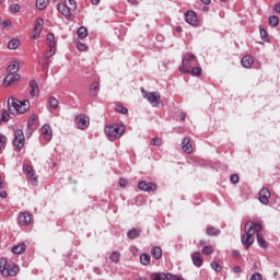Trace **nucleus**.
<instances>
[{
  "instance_id": "603ef678",
  "label": "nucleus",
  "mask_w": 280,
  "mask_h": 280,
  "mask_svg": "<svg viewBox=\"0 0 280 280\" xmlns=\"http://www.w3.org/2000/svg\"><path fill=\"white\" fill-rule=\"evenodd\" d=\"M77 47L79 51H86V44L79 43Z\"/></svg>"
},
{
  "instance_id": "a878e982",
  "label": "nucleus",
  "mask_w": 280,
  "mask_h": 280,
  "mask_svg": "<svg viewBox=\"0 0 280 280\" xmlns=\"http://www.w3.org/2000/svg\"><path fill=\"white\" fill-rule=\"evenodd\" d=\"M90 93L92 97H97V93H100V82L92 83Z\"/></svg>"
},
{
  "instance_id": "58836bf2",
  "label": "nucleus",
  "mask_w": 280,
  "mask_h": 280,
  "mask_svg": "<svg viewBox=\"0 0 280 280\" xmlns=\"http://www.w3.org/2000/svg\"><path fill=\"white\" fill-rule=\"evenodd\" d=\"M120 257H121V254H119V252H113L109 256V259L112 261H114V264H117V261H119Z\"/></svg>"
},
{
  "instance_id": "37998d69",
  "label": "nucleus",
  "mask_w": 280,
  "mask_h": 280,
  "mask_svg": "<svg viewBox=\"0 0 280 280\" xmlns=\"http://www.w3.org/2000/svg\"><path fill=\"white\" fill-rule=\"evenodd\" d=\"M211 253H213V246L208 245V246H205V247L202 248V254H203V255H211Z\"/></svg>"
},
{
  "instance_id": "412c9836",
  "label": "nucleus",
  "mask_w": 280,
  "mask_h": 280,
  "mask_svg": "<svg viewBox=\"0 0 280 280\" xmlns=\"http://www.w3.org/2000/svg\"><path fill=\"white\" fill-rule=\"evenodd\" d=\"M43 25H45V21L38 20L33 31V38H38V36H40V32H43Z\"/></svg>"
},
{
  "instance_id": "2f4dec72",
  "label": "nucleus",
  "mask_w": 280,
  "mask_h": 280,
  "mask_svg": "<svg viewBox=\"0 0 280 280\" xmlns=\"http://www.w3.org/2000/svg\"><path fill=\"white\" fill-rule=\"evenodd\" d=\"M49 5V0H36V8L39 10H45Z\"/></svg>"
},
{
  "instance_id": "ddd939ff",
  "label": "nucleus",
  "mask_w": 280,
  "mask_h": 280,
  "mask_svg": "<svg viewBox=\"0 0 280 280\" xmlns=\"http://www.w3.org/2000/svg\"><path fill=\"white\" fill-rule=\"evenodd\" d=\"M259 201L261 202V205H268L269 200H270V190L268 188H262L259 192Z\"/></svg>"
},
{
  "instance_id": "f704fd0d",
  "label": "nucleus",
  "mask_w": 280,
  "mask_h": 280,
  "mask_svg": "<svg viewBox=\"0 0 280 280\" xmlns=\"http://www.w3.org/2000/svg\"><path fill=\"white\" fill-rule=\"evenodd\" d=\"M63 4L68 5L69 10H71L72 12L75 11L78 8L75 0H65Z\"/></svg>"
},
{
  "instance_id": "c03bdc74",
  "label": "nucleus",
  "mask_w": 280,
  "mask_h": 280,
  "mask_svg": "<svg viewBox=\"0 0 280 280\" xmlns=\"http://www.w3.org/2000/svg\"><path fill=\"white\" fill-rule=\"evenodd\" d=\"M230 180H231V183H233V185H237V183H240V175L238 174H232L230 176Z\"/></svg>"
},
{
  "instance_id": "e2e57ef3",
  "label": "nucleus",
  "mask_w": 280,
  "mask_h": 280,
  "mask_svg": "<svg viewBox=\"0 0 280 280\" xmlns=\"http://www.w3.org/2000/svg\"><path fill=\"white\" fill-rule=\"evenodd\" d=\"M179 117H180V120H182V121H185V117H186L185 113H180V114H179Z\"/></svg>"
},
{
  "instance_id": "4be33fe9",
  "label": "nucleus",
  "mask_w": 280,
  "mask_h": 280,
  "mask_svg": "<svg viewBox=\"0 0 280 280\" xmlns=\"http://www.w3.org/2000/svg\"><path fill=\"white\" fill-rule=\"evenodd\" d=\"M253 57H250L249 55H246L242 58L241 60V65L245 68V69H250V67H253Z\"/></svg>"
},
{
  "instance_id": "dca6fc26",
  "label": "nucleus",
  "mask_w": 280,
  "mask_h": 280,
  "mask_svg": "<svg viewBox=\"0 0 280 280\" xmlns=\"http://www.w3.org/2000/svg\"><path fill=\"white\" fill-rule=\"evenodd\" d=\"M21 80V74H12V73H9L4 81H3V84L4 86H10L11 84H14V82Z\"/></svg>"
},
{
  "instance_id": "423d86ee",
  "label": "nucleus",
  "mask_w": 280,
  "mask_h": 280,
  "mask_svg": "<svg viewBox=\"0 0 280 280\" xmlns=\"http://www.w3.org/2000/svg\"><path fill=\"white\" fill-rule=\"evenodd\" d=\"M142 97L144 100H148L149 104H152L153 106H156L158 102L161 100V93L159 92H148L145 89L141 88Z\"/></svg>"
},
{
  "instance_id": "5701e85b",
  "label": "nucleus",
  "mask_w": 280,
  "mask_h": 280,
  "mask_svg": "<svg viewBox=\"0 0 280 280\" xmlns=\"http://www.w3.org/2000/svg\"><path fill=\"white\" fill-rule=\"evenodd\" d=\"M30 86H31L30 95H32V97H36V95H38V83L35 80H32L30 82Z\"/></svg>"
},
{
  "instance_id": "f03ea898",
  "label": "nucleus",
  "mask_w": 280,
  "mask_h": 280,
  "mask_svg": "<svg viewBox=\"0 0 280 280\" xmlns=\"http://www.w3.org/2000/svg\"><path fill=\"white\" fill-rule=\"evenodd\" d=\"M8 108L11 115H24L30 110V101H19L10 97L8 100Z\"/></svg>"
},
{
  "instance_id": "bf43d9fd",
  "label": "nucleus",
  "mask_w": 280,
  "mask_h": 280,
  "mask_svg": "<svg viewBox=\"0 0 280 280\" xmlns=\"http://www.w3.org/2000/svg\"><path fill=\"white\" fill-rule=\"evenodd\" d=\"M233 272H235V275L242 272V267H240V266L234 267Z\"/></svg>"
},
{
  "instance_id": "39448f33",
  "label": "nucleus",
  "mask_w": 280,
  "mask_h": 280,
  "mask_svg": "<svg viewBox=\"0 0 280 280\" xmlns=\"http://www.w3.org/2000/svg\"><path fill=\"white\" fill-rule=\"evenodd\" d=\"M8 260L5 258L0 259V272L3 277H16L19 275V267L13 266L8 268Z\"/></svg>"
},
{
  "instance_id": "338daca9",
  "label": "nucleus",
  "mask_w": 280,
  "mask_h": 280,
  "mask_svg": "<svg viewBox=\"0 0 280 280\" xmlns=\"http://www.w3.org/2000/svg\"><path fill=\"white\" fill-rule=\"evenodd\" d=\"M176 32H178V33L180 34V32H183V27L177 26V27H176Z\"/></svg>"
},
{
  "instance_id": "79ce46f5",
  "label": "nucleus",
  "mask_w": 280,
  "mask_h": 280,
  "mask_svg": "<svg viewBox=\"0 0 280 280\" xmlns=\"http://www.w3.org/2000/svg\"><path fill=\"white\" fill-rule=\"evenodd\" d=\"M210 266L212 270H214L215 272H222V267L217 261H212Z\"/></svg>"
},
{
  "instance_id": "c9c22d12",
  "label": "nucleus",
  "mask_w": 280,
  "mask_h": 280,
  "mask_svg": "<svg viewBox=\"0 0 280 280\" xmlns=\"http://www.w3.org/2000/svg\"><path fill=\"white\" fill-rule=\"evenodd\" d=\"M8 73L16 74V71H19V65L16 62L11 63L7 68Z\"/></svg>"
},
{
  "instance_id": "5fc2aeb1",
  "label": "nucleus",
  "mask_w": 280,
  "mask_h": 280,
  "mask_svg": "<svg viewBox=\"0 0 280 280\" xmlns=\"http://www.w3.org/2000/svg\"><path fill=\"white\" fill-rule=\"evenodd\" d=\"M119 185H120V187H126V185H128V180H126L124 178H120L119 179Z\"/></svg>"
},
{
  "instance_id": "4c0bfd02",
  "label": "nucleus",
  "mask_w": 280,
  "mask_h": 280,
  "mask_svg": "<svg viewBox=\"0 0 280 280\" xmlns=\"http://www.w3.org/2000/svg\"><path fill=\"white\" fill-rule=\"evenodd\" d=\"M188 73H190V75H196V77L202 75V68L195 66V67L190 70V72H188Z\"/></svg>"
},
{
  "instance_id": "f8f14e48",
  "label": "nucleus",
  "mask_w": 280,
  "mask_h": 280,
  "mask_svg": "<svg viewBox=\"0 0 280 280\" xmlns=\"http://www.w3.org/2000/svg\"><path fill=\"white\" fill-rule=\"evenodd\" d=\"M23 170L27 178L33 180V185H36V183H38V177H36V172L34 171V168H32V166L30 165H24Z\"/></svg>"
},
{
  "instance_id": "f257e3e1",
  "label": "nucleus",
  "mask_w": 280,
  "mask_h": 280,
  "mask_svg": "<svg viewBox=\"0 0 280 280\" xmlns=\"http://www.w3.org/2000/svg\"><path fill=\"white\" fill-rule=\"evenodd\" d=\"M264 231V228L261 224L253 222V221H247L245 223V235L241 237V242L243 246L246 248H250L255 242V233H261Z\"/></svg>"
},
{
  "instance_id": "09e8293b",
  "label": "nucleus",
  "mask_w": 280,
  "mask_h": 280,
  "mask_svg": "<svg viewBox=\"0 0 280 280\" xmlns=\"http://www.w3.org/2000/svg\"><path fill=\"white\" fill-rule=\"evenodd\" d=\"M165 280H179L180 278H178L177 276H174L172 273H165Z\"/></svg>"
},
{
  "instance_id": "49530a36",
  "label": "nucleus",
  "mask_w": 280,
  "mask_h": 280,
  "mask_svg": "<svg viewBox=\"0 0 280 280\" xmlns=\"http://www.w3.org/2000/svg\"><path fill=\"white\" fill-rule=\"evenodd\" d=\"M1 119L2 121H10V114L7 110L2 112Z\"/></svg>"
},
{
  "instance_id": "a19ab883",
  "label": "nucleus",
  "mask_w": 280,
  "mask_h": 280,
  "mask_svg": "<svg viewBox=\"0 0 280 280\" xmlns=\"http://www.w3.org/2000/svg\"><path fill=\"white\" fill-rule=\"evenodd\" d=\"M116 113H119L120 115H128V108L121 105H117L115 108Z\"/></svg>"
},
{
  "instance_id": "473e14b6",
  "label": "nucleus",
  "mask_w": 280,
  "mask_h": 280,
  "mask_svg": "<svg viewBox=\"0 0 280 280\" xmlns=\"http://www.w3.org/2000/svg\"><path fill=\"white\" fill-rule=\"evenodd\" d=\"M165 273L163 272H158V273H151L150 275V280H165Z\"/></svg>"
},
{
  "instance_id": "774afa93",
  "label": "nucleus",
  "mask_w": 280,
  "mask_h": 280,
  "mask_svg": "<svg viewBox=\"0 0 280 280\" xmlns=\"http://www.w3.org/2000/svg\"><path fill=\"white\" fill-rule=\"evenodd\" d=\"M205 12L209 11V7H203Z\"/></svg>"
},
{
  "instance_id": "1a4fd4ad",
  "label": "nucleus",
  "mask_w": 280,
  "mask_h": 280,
  "mask_svg": "<svg viewBox=\"0 0 280 280\" xmlns=\"http://www.w3.org/2000/svg\"><path fill=\"white\" fill-rule=\"evenodd\" d=\"M18 223L20 226H28V224H32V214L30 212L20 213Z\"/></svg>"
},
{
  "instance_id": "bb28decb",
  "label": "nucleus",
  "mask_w": 280,
  "mask_h": 280,
  "mask_svg": "<svg viewBox=\"0 0 280 280\" xmlns=\"http://www.w3.org/2000/svg\"><path fill=\"white\" fill-rule=\"evenodd\" d=\"M77 34L79 38H86V36H89V30H86L84 26H81L78 28Z\"/></svg>"
},
{
  "instance_id": "aec40b11",
  "label": "nucleus",
  "mask_w": 280,
  "mask_h": 280,
  "mask_svg": "<svg viewBox=\"0 0 280 280\" xmlns=\"http://www.w3.org/2000/svg\"><path fill=\"white\" fill-rule=\"evenodd\" d=\"M27 248V245H25V243H20L18 245H14L11 249V252L14 255H23V253H25V249Z\"/></svg>"
},
{
  "instance_id": "2eb2a0df",
  "label": "nucleus",
  "mask_w": 280,
  "mask_h": 280,
  "mask_svg": "<svg viewBox=\"0 0 280 280\" xmlns=\"http://www.w3.org/2000/svg\"><path fill=\"white\" fill-rule=\"evenodd\" d=\"M57 10L58 12H60V14H62V16H66V19H70L71 12H73L71 9H69V5H67L66 3L58 4Z\"/></svg>"
},
{
  "instance_id": "72a5a7b5",
  "label": "nucleus",
  "mask_w": 280,
  "mask_h": 280,
  "mask_svg": "<svg viewBox=\"0 0 280 280\" xmlns=\"http://www.w3.org/2000/svg\"><path fill=\"white\" fill-rule=\"evenodd\" d=\"M207 235L209 236H218L220 234V230H218L217 228H207L206 230Z\"/></svg>"
},
{
  "instance_id": "9b49d317",
  "label": "nucleus",
  "mask_w": 280,
  "mask_h": 280,
  "mask_svg": "<svg viewBox=\"0 0 280 280\" xmlns=\"http://www.w3.org/2000/svg\"><path fill=\"white\" fill-rule=\"evenodd\" d=\"M77 124L80 130H86L89 128L90 119L86 115L77 116Z\"/></svg>"
},
{
  "instance_id": "393cba45",
  "label": "nucleus",
  "mask_w": 280,
  "mask_h": 280,
  "mask_svg": "<svg viewBox=\"0 0 280 280\" xmlns=\"http://www.w3.org/2000/svg\"><path fill=\"white\" fill-rule=\"evenodd\" d=\"M151 255L154 259H161L163 257V249L156 246L151 249Z\"/></svg>"
},
{
  "instance_id": "7ed1b4c3",
  "label": "nucleus",
  "mask_w": 280,
  "mask_h": 280,
  "mask_svg": "<svg viewBox=\"0 0 280 280\" xmlns=\"http://www.w3.org/2000/svg\"><path fill=\"white\" fill-rule=\"evenodd\" d=\"M194 67H198V59L194 54H187L182 60L179 71L182 73H191V69H194Z\"/></svg>"
},
{
  "instance_id": "6ab92c4d",
  "label": "nucleus",
  "mask_w": 280,
  "mask_h": 280,
  "mask_svg": "<svg viewBox=\"0 0 280 280\" xmlns=\"http://www.w3.org/2000/svg\"><path fill=\"white\" fill-rule=\"evenodd\" d=\"M42 135L46 141H51V137H52L51 126L44 125L42 127Z\"/></svg>"
},
{
  "instance_id": "680f3d73",
  "label": "nucleus",
  "mask_w": 280,
  "mask_h": 280,
  "mask_svg": "<svg viewBox=\"0 0 280 280\" xmlns=\"http://www.w3.org/2000/svg\"><path fill=\"white\" fill-rule=\"evenodd\" d=\"M5 187V185L3 184V179H1V175H0V189H3Z\"/></svg>"
},
{
  "instance_id": "b1692460",
  "label": "nucleus",
  "mask_w": 280,
  "mask_h": 280,
  "mask_svg": "<svg viewBox=\"0 0 280 280\" xmlns=\"http://www.w3.org/2000/svg\"><path fill=\"white\" fill-rule=\"evenodd\" d=\"M139 235H141V229H131L127 232V237H129V240H137Z\"/></svg>"
},
{
  "instance_id": "20e7f679",
  "label": "nucleus",
  "mask_w": 280,
  "mask_h": 280,
  "mask_svg": "<svg viewBox=\"0 0 280 280\" xmlns=\"http://www.w3.org/2000/svg\"><path fill=\"white\" fill-rule=\"evenodd\" d=\"M105 132L109 141H115V139H120L126 132V127L124 125H112L105 127Z\"/></svg>"
},
{
  "instance_id": "c756f323",
  "label": "nucleus",
  "mask_w": 280,
  "mask_h": 280,
  "mask_svg": "<svg viewBox=\"0 0 280 280\" xmlns=\"http://www.w3.org/2000/svg\"><path fill=\"white\" fill-rule=\"evenodd\" d=\"M256 237H257L258 246H260V248H268V243L266 242L265 238H262V236L259 235V232H257Z\"/></svg>"
},
{
  "instance_id": "0e129e2a",
  "label": "nucleus",
  "mask_w": 280,
  "mask_h": 280,
  "mask_svg": "<svg viewBox=\"0 0 280 280\" xmlns=\"http://www.w3.org/2000/svg\"><path fill=\"white\" fill-rule=\"evenodd\" d=\"M201 3H203L205 5H209V3H211V0H201Z\"/></svg>"
},
{
  "instance_id": "9d476101",
  "label": "nucleus",
  "mask_w": 280,
  "mask_h": 280,
  "mask_svg": "<svg viewBox=\"0 0 280 280\" xmlns=\"http://www.w3.org/2000/svg\"><path fill=\"white\" fill-rule=\"evenodd\" d=\"M138 188L141 191H147V192L156 191V184H154L152 182L147 183L145 180H142V182H139Z\"/></svg>"
},
{
  "instance_id": "4468645a",
  "label": "nucleus",
  "mask_w": 280,
  "mask_h": 280,
  "mask_svg": "<svg viewBox=\"0 0 280 280\" xmlns=\"http://www.w3.org/2000/svg\"><path fill=\"white\" fill-rule=\"evenodd\" d=\"M185 21L186 23H188L189 25H198V16L196 15V12L194 11H188L187 13H185Z\"/></svg>"
},
{
  "instance_id": "13d9d810",
  "label": "nucleus",
  "mask_w": 280,
  "mask_h": 280,
  "mask_svg": "<svg viewBox=\"0 0 280 280\" xmlns=\"http://www.w3.org/2000/svg\"><path fill=\"white\" fill-rule=\"evenodd\" d=\"M232 255H233V257H234L235 259H240V257H241L238 250H233Z\"/></svg>"
},
{
  "instance_id": "cd10ccee",
  "label": "nucleus",
  "mask_w": 280,
  "mask_h": 280,
  "mask_svg": "<svg viewBox=\"0 0 280 280\" xmlns=\"http://www.w3.org/2000/svg\"><path fill=\"white\" fill-rule=\"evenodd\" d=\"M21 45V40L13 38L8 44V49H19V46Z\"/></svg>"
},
{
  "instance_id": "0eeeda50",
  "label": "nucleus",
  "mask_w": 280,
  "mask_h": 280,
  "mask_svg": "<svg viewBox=\"0 0 280 280\" xmlns=\"http://www.w3.org/2000/svg\"><path fill=\"white\" fill-rule=\"evenodd\" d=\"M13 145L18 148V152H21L25 147V133H23V130L18 129L14 132Z\"/></svg>"
},
{
  "instance_id": "7c9ffc66",
  "label": "nucleus",
  "mask_w": 280,
  "mask_h": 280,
  "mask_svg": "<svg viewBox=\"0 0 280 280\" xmlns=\"http://www.w3.org/2000/svg\"><path fill=\"white\" fill-rule=\"evenodd\" d=\"M268 23H269L270 27H277V25H279V16H277V15L269 16Z\"/></svg>"
},
{
  "instance_id": "c85d7f7f",
  "label": "nucleus",
  "mask_w": 280,
  "mask_h": 280,
  "mask_svg": "<svg viewBox=\"0 0 280 280\" xmlns=\"http://www.w3.org/2000/svg\"><path fill=\"white\" fill-rule=\"evenodd\" d=\"M150 254H141L140 256V262L142 264V266H150Z\"/></svg>"
},
{
  "instance_id": "de8ad7c7",
  "label": "nucleus",
  "mask_w": 280,
  "mask_h": 280,
  "mask_svg": "<svg viewBox=\"0 0 280 280\" xmlns=\"http://www.w3.org/2000/svg\"><path fill=\"white\" fill-rule=\"evenodd\" d=\"M161 143H162V140H161V138H153V139H151V145H161Z\"/></svg>"
},
{
  "instance_id": "a18cd8bd",
  "label": "nucleus",
  "mask_w": 280,
  "mask_h": 280,
  "mask_svg": "<svg viewBox=\"0 0 280 280\" xmlns=\"http://www.w3.org/2000/svg\"><path fill=\"white\" fill-rule=\"evenodd\" d=\"M5 143H8V138L3 133H0V145L2 149L5 148Z\"/></svg>"
},
{
  "instance_id": "f3484780",
  "label": "nucleus",
  "mask_w": 280,
  "mask_h": 280,
  "mask_svg": "<svg viewBox=\"0 0 280 280\" xmlns=\"http://www.w3.org/2000/svg\"><path fill=\"white\" fill-rule=\"evenodd\" d=\"M182 150L183 152H186V154H191L194 152V148L191 147V142L189 138H184L182 141Z\"/></svg>"
},
{
  "instance_id": "052dcab7",
  "label": "nucleus",
  "mask_w": 280,
  "mask_h": 280,
  "mask_svg": "<svg viewBox=\"0 0 280 280\" xmlns=\"http://www.w3.org/2000/svg\"><path fill=\"white\" fill-rule=\"evenodd\" d=\"M0 198H8V192L5 190L0 191Z\"/></svg>"
},
{
  "instance_id": "6e6552de",
  "label": "nucleus",
  "mask_w": 280,
  "mask_h": 280,
  "mask_svg": "<svg viewBox=\"0 0 280 280\" xmlns=\"http://www.w3.org/2000/svg\"><path fill=\"white\" fill-rule=\"evenodd\" d=\"M47 40L49 42L48 48L50 49V55L49 54H45L44 58L46 60H49V58H51L52 56L56 55V35H54V33H49L47 35Z\"/></svg>"
},
{
  "instance_id": "e433bc0d",
  "label": "nucleus",
  "mask_w": 280,
  "mask_h": 280,
  "mask_svg": "<svg viewBox=\"0 0 280 280\" xmlns=\"http://www.w3.org/2000/svg\"><path fill=\"white\" fill-rule=\"evenodd\" d=\"M36 124V115H31L28 121H27V129L33 130L34 126Z\"/></svg>"
},
{
  "instance_id": "ea45409f",
  "label": "nucleus",
  "mask_w": 280,
  "mask_h": 280,
  "mask_svg": "<svg viewBox=\"0 0 280 280\" xmlns=\"http://www.w3.org/2000/svg\"><path fill=\"white\" fill-rule=\"evenodd\" d=\"M48 104H49L50 108H54V109L58 108V101L54 96L49 97Z\"/></svg>"
},
{
  "instance_id": "6e6d98bb",
  "label": "nucleus",
  "mask_w": 280,
  "mask_h": 280,
  "mask_svg": "<svg viewBox=\"0 0 280 280\" xmlns=\"http://www.w3.org/2000/svg\"><path fill=\"white\" fill-rule=\"evenodd\" d=\"M10 25H12V21H10V20H7V21L2 22L3 27H10Z\"/></svg>"
},
{
  "instance_id": "8fccbe9b",
  "label": "nucleus",
  "mask_w": 280,
  "mask_h": 280,
  "mask_svg": "<svg viewBox=\"0 0 280 280\" xmlns=\"http://www.w3.org/2000/svg\"><path fill=\"white\" fill-rule=\"evenodd\" d=\"M10 10H11V12H20L21 11V5L12 4Z\"/></svg>"
},
{
  "instance_id": "3c124183",
  "label": "nucleus",
  "mask_w": 280,
  "mask_h": 280,
  "mask_svg": "<svg viewBox=\"0 0 280 280\" xmlns=\"http://www.w3.org/2000/svg\"><path fill=\"white\" fill-rule=\"evenodd\" d=\"M250 280H264V278L261 277V273L256 272L250 277Z\"/></svg>"
},
{
  "instance_id": "69168bd1",
  "label": "nucleus",
  "mask_w": 280,
  "mask_h": 280,
  "mask_svg": "<svg viewBox=\"0 0 280 280\" xmlns=\"http://www.w3.org/2000/svg\"><path fill=\"white\" fill-rule=\"evenodd\" d=\"M93 5H97L100 3V0H91Z\"/></svg>"
},
{
  "instance_id": "864d4df0",
  "label": "nucleus",
  "mask_w": 280,
  "mask_h": 280,
  "mask_svg": "<svg viewBox=\"0 0 280 280\" xmlns=\"http://www.w3.org/2000/svg\"><path fill=\"white\" fill-rule=\"evenodd\" d=\"M260 36L265 39L268 38V31H266L265 28H260Z\"/></svg>"
},
{
  "instance_id": "a211bd4d",
  "label": "nucleus",
  "mask_w": 280,
  "mask_h": 280,
  "mask_svg": "<svg viewBox=\"0 0 280 280\" xmlns=\"http://www.w3.org/2000/svg\"><path fill=\"white\" fill-rule=\"evenodd\" d=\"M191 259H192V264H194V266H196V268H202V264L205 260L200 256V252H195L191 255Z\"/></svg>"
},
{
  "instance_id": "4d7b16f0",
  "label": "nucleus",
  "mask_w": 280,
  "mask_h": 280,
  "mask_svg": "<svg viewBox=\"0 0 280 280\" xmlns=\"http://www.w3.org/2000/svg\"><path fill=\"white\" fill-rule=\"evenodd\" d=\"M273 10H275V12H277L278 14H280V2H279V3H276V4L273 5Z\"/></svg>"
}]
</instances>
